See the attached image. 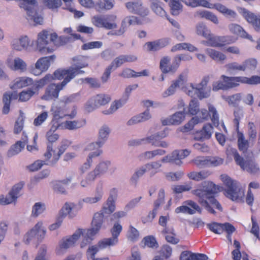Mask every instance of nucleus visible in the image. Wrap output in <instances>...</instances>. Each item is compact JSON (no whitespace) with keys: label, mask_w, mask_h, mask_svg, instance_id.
<instances>
[{"label":"nucleus","mask_w":260,"mask_h":260,"mask_svg":"<svg viewBox=\"0 0 260 260\" xmlns=\"http://www.w3.org/2000/svg\"><path fill=\"white\" fill-rule=\"evenodd\" d=\"M53 77L54 75L52 76L50 74L46 75L43 78L36 81L35 83H33V84L31 85V88L34 90V91H35V92L36 93V92L38 91L40 89L43 88L48 83L53 80Z\"/></svg>","instance_id":"nucleus-35"},{"label":"nucleus","mask_w":260,"mask_h":260,"mask_svg":"<svg viewBox=\"0 0 260 260\" xmlns=\"http://www.w3.org/2000/svg\"><path fill=\"white\" fill-rule=\"evenodd\" d=\"M81 235V229L78 230L71 236L62 238L59 243L58 248L56 249V253L58 255L63 253V250L74 246L77 240Z\"/></svg>","instance_id":"nucleus-15"},{"label":"nucleus","mask_w":260,"mask_h":260,"mask_svg":"<svg viewBox=\"0 0 260 260\" xmlns=\"http://www.w3.org/2000/svg\"><path fill=\"white\" fill-rule=\"evenodd\" d=\"M199 111V104L198 100L192 99L189 104L188 112L192 115H196Z\"/></svg>","instance_id":"nucleus-64"},{"label":"nucleus","mask_w":260,"mask_h":260,"mask_svg":"<svg viewBox=\"0 0 260 260\" xmlns=\"http://www.w3.org/2000/svg\"><path fill=\"white\" fill-rule=\"evenodd\" d=\"M76 205L74 203H66L64 206L61 209L59 216L57 217L55 223L51 224L49 229L50 231H53L58 229L61 225L64 216L69 214L70 217H72L71 212H77Z\"/></svg>","instance_id":"nucleus-16"},{"label":"nucleus","mask_w":260,"mask_h":260,"mask_svg":"<svg viewBox=\"0 0 260 260\" xmlns=\"http://www.w3.org/2000/svg\"><path fill=\"white\" fill-rule=\"evenodd\" d=\"M211 174V173L209 171L203 170L200 172L192 171L188 173L187 177L191 180L200 181L203 179L207 178Z\"/></svg>","instance_id":"nucleus-38"},{"label":"nucleus","mask_w":260,"mask_h":260,"mask_svg":"<svg viewBox=\"0 0 260 260\" xmlns=\"http://www.w3.org/2000/svg\"><path fill=\"white\" fill-rule=\"evenodd\" d=\"M220 178L226 187L225 196L233 201L243 202L244 190L241 187L240 184L226 175H221Z\"/></svg>","instance_id":"nucleus-4"},{"label":"nucleus","mask_w":260,"mask_h":260,"mask_svg":"<svg viewBox=\"0 0 260 260\" xmlns=\"http://www.w3.org/2000/svg\"><path fill=\"white\" fill-rule=\"evenodd\" d=\"M237 143L238 149L240 151L243 153L247 152L248 148L249 147V142L246 139L243 134L241 132L238 131L237 133Z\"/></svg>","instance_id":"nucleus-33"},{"label":"nucleus","mask_w":260,"mask_h":260,"mask_svg":"<svg viewBox=\"0 0 260 260\" xmlns=\"http://www.w3.org/2000/svg\"><path fill=\"white\" fill-rule=\"evenodd\" d=\"M64 32L69 34V37L60 36L58 37L56 40V44H54L55 46L63 45L69 42L74 41L80 39V35L73 32L71 27L65 28L63 30Z\"/></svg>","instance_id":"nucleus-21"},{"label":"nucleus","mask_w":260,"mask_h":260,"mask_svg":"<svg viewBox=\"0 0 260 260\" xmlns=\"http://www.w3.org/2000/svg\"><path fill=\"white\" fill-rule=\"evenodd\" d=\"M207 39L206 42L208 46L219 47V36H214L211 32L208 37H205Z\"/></svg>","instance_id":"nucleus-63"},{"label":"nucleus","mask_w":260,"mask_h":260,"mask_svg":"<svg viewBox=\"0 0 260 260\" xmlns=\"http://www.w3.org/2000/svg\"><path fill=\"white\" fill-rule=\"evenodd\" d=\"M193 162L198 167L200 168H203L209 166V156L197 157V158L193 160Z\"/></svg>","instance_id":"nucleus-56"},{"label":"nucleus","mask_w":260,"mask_h":260,"mask_svg":"<svg viewBox=\"0 0 260 260\" xmlns=\"http://www.w3.org/2000/svg\"><path fill=\"white\" fill-rule=\"evenodd\" d=\"M71 144V142L68 140H63L61 141V145L58 148V152L55 153L53 150L52 145L48 144L47 150L44 153V156L47 160L52 158L50 165H53L59 159L60 156L66 151L69 146Z\"/></svg>","instance_id":"nucleus-8"},{"label":"nucleus","mask_w":260,"mask_h":260,"mask_svg":"<svg viewBox=\"0 0 260 260\" xmlns=\"http://www.w3.org/2000/svg\"><path fill=\"white\" fill-rule=\"evenodd\" d=\"M111 100V96L106 94L100 93L92 97L86 104L85 110L89 113L95 108L107 104Z\"/></svg>","instance_id":"nucleus-10"},{"label":"nucleus","mask_w":260,"mask_h":260,"mask_svg":"<svg viewBox=\"0 0 260 260\" xmlns=\"http://www.w3.org/2000/svg\"><path fill=\"white\" fill-rule=\"evenodd\" d=\"M205 52L210 58L217 62H222L226 58L224 54L213 49L207 48Z\"/></svg>","instance_id":"nucleus-36"},{"label":"nucleus","mask_w":260,"mask_h":260,"mask_svg":"<svg viewBox=\"0 0 260 260\" xmlns=\"http://www.w3.org/2000/svg\"><path fill=\"white\" fill-rule=\"evenodd\" d=\"M105 215L101 211L93 214L91 223V228L87 230L84 240H82V245H86L90 243L93 239L92 237L102 228Z\"/></svg>","instance_id":"nucleus-7"},{"label":"nucleus","mask_w":260,"mask_h":260,"mask_svg":"<svg viewBox=\"0 0 260 260\" xmlns=\"http://www.w3.org/2000/svg\"><path fill=\"white\" fill-rule=\"evenodd\" d=\"M44 5L50 9H56L61 6V0H42Z\"/></svg>","instance_id":"nucleus-58"},{"label":"nucleus","mask_w":260,"mask_h":260,"mask_svg":"<svg viewBox=\"0 0 260 260\" xmlns=\"http://www.w3.org/2000/svg\"><path fill=\"white\" fill-rule=\"evenodd\" d=\"M24 143H21V141H17L12 145L8 152L9 157H12L20 152L24 148Z\"/></svg>","instance_id":"nucleus-46"},{"label":"nucleus","mask_w":260,"mask_h":260,"mask_svg":"<svg viewBox=\"0 0 260 260\" xmlns=\"http://www.w3.org/2000/svg\"><path fill=\"white\" fill-rule=\"evenodd\" d=\"M57 129H59V127H57V124L55 125V123H53L50 129L47 132L46 137L49 142V144L52 145L59 139V135L55 133Z\"/></svg>","instance_id":"nucleus-43"},{"label":"nucleus","mask_w":260,"mask_h":260,"mask_svg":"<svg viewBox=\"0 0 260 260\" xmlns=\"http://www.w3.org/2000/svg\"><path fill=\"white\" fill-rule=\"evenodd\" d=\"M239 13L248 23L253 26L256 31H260L259 15H257L244 8H240ZM257 43L256 48L260 49V38L258 40Z\"/></svg>","instance_id":"nucleus-14"},{"label":"nucleus","mask_w":260,"mask_h":260,"mask_svg":"<svg viewBox=\"0 0 260 260\" xmlns=\"http://www.w3.org/2000/svg\"><path fill=\"white\" fill-rule=\"evenodd\" d=\"M166 151L162 149H156L152 151H147L140 154L138 158L141 161L151 159L157 155H162L166 153Z\"/></svg>","instance_id":"nucleus-32"},{"label":"nucleus","mask_w":260,"mask_h":260,"mask_svg":"<svg viewBox=\"0 0 260 260\" xmlns=\"http://www.w3.org/2000/svg\"><path fill=\"white\" fill-rule=\"evenodd\" d=\"M190 154V151L187 149L175 150L171 153L164 156L161 161L164 163H170L177 166L182 164V160L187 157Z\"/></svg>","instance_id":"nucleus-12"},{"label":"nucleus","mask_w":260,"mask_h":260,"mask_svg":"<svg viewBox=\"0 0 260 260\" xmlns=\"http://www.w3.org/2000/svg\"><path fill=\"white\" fill-rule=\"evenodd\" d=\"M202 122V120L198 116L193 117L183 127L181 128V131L183 133L188 132L192 130L194 125Z\"/></svg>","instance_id":"nucleus-50"},{"label":"nucleus","mask_w":260,"mask_h":260,"mask_svg":"<svg viewBox=\"0 0 260 260\" xmlns=\"http://www.w3.org/2000/svg\"><path fill=\"white\" fill-rule=\"evenodd\" d=\"M136 22V18L134 16H128L125 18L122 21L121 26L118 30H116L113 32L108 33V35H112L115 36L122 35L125 31L126 28L131 25L135 24Z\"/></svg>","instance_id":"nucleus-24"},{"label":"nucleus","mask_w":260,"mask_h":260,"mask_svg":"<svg viewBox=\"0 0 260 260\" xmlns=\"http://www.w3.org/2000/svg\"><path fill=\"white\" fill-rule=\"evenodd\" d=\"M197 15L200 18L206 19L215 24H218L219 23L217 16L212 12L207 10L200 11L197 12Z\"/></svg>","instance_id":"nucleus-39"},{"label":"nucleus","mask_w":260,"mask_h":260,"mask_svg":"<svg viewBox=\"0 0 260 260\" xmlns=\"http://www.w3.org/2000/svg\"><path fill=\"white\" fill-rule=\"evenodd\" d=\"M185 113L184 111L177 112L174 113L170 118L162 121V124L165 125H178L185 119Z\"/></svg>","instance_id":"nucleus-27"},{"label":"nucleus","mask_w":260,"mask_h":260,"mask_svg":"<svg viewBox=\"0 0 260 260\" xmlns=\"http://www.w3.org/2000/svg\"><path fill=\"white\" fill-rule=\"evenodd\" d=\"M122 230V225L119 222H116L114 223L110 232L112 237L109 238H104L100 244H106L107 245L113 246L118 242V237L120 235Z\"/></svg>","instance_id":"nucleus-19"},{"label":"nucleus","mask_w":260,"mask_h":260,"mask_svg":"<svg viewBox=\"0 0 260 260\" xmlns=\"http://www.w3.org/2000/svg\"><path fill=\"white\" fill-rule=\"evenodd\" d=\"M116 16L113 15L107 16L96 15L93 17V23L99 27H104L107 29H112L117 27Z\"/></svg>","instance_id":"nucleus-11"},{"label":"nucleus","mask_w":260,"mask_h":260,"mask_svg":"<svg viewBox=\"0 0 260 260\" xmlns=\"http://www.w3.org/2000/svg\"><path fill=\"white\" fill-rule=\"evenodd\" d=\"M162 165L159 161H151L146 164V168L150 173V176H154L160 171Z\"/></svg>","instance_id":"nucleus-45"},{"label":"nucleus","mask_w":260,"mask_h":260,"mask_svg":"<svg viewBox=\"0 0 260 260\" xmlns=\"http://www.w3.org/2000/svg\"><path fill=\"white\" fill-rule=\"evenodd\" d=\"M186 80V75L181 74L179 76L178 79L175 81L168 89L164 93V96L166 97L173 94L176 88L183 84L184 81Z\"/></svg>","instance_id":"nucleus-31"},{"label":"nucleus","mask_w":260,"mask_h":260,"mask_svg":"<svg viewBox=\"0 0 260 260\" xmlns=\"http://www.w3.org/2000/svg\"><path fill=\"white\" fill-rule=\"evenodd\" d=\"M146 172H148V169L146 168V165H145L141 167L133 174L131 179L132 183L136 185L138 178L143 176Z\"/></svg>","instance_id":"nucleus-57"},{"label":"nucleus","mask_w":260,"mask_h":260,"mask_svg":"<svg viewBox=\"0 0 260 260\" xmlns=\"http://www.w3.org/2000/svg\"><path fill=\"white\" fill-rule=\"evenodd\" d=\"M221 226L223 229V232L225 231L227 233V238L230 243H232L231 235L236 230L235 227L229 222L221 223Z\"/></svg>","instance_id":"nucleus-59"},{"label":"nucleus","mask_w":260,"mask_h":260,"mask_svg":"<svg viewBox=\"0 0 260 260\" xmlns=\"http://www.w3.org/2000/svg\"><path fill=\"white\" fill-rule=\"evenodd\" d=\"M173 230L165 228L161 233L165 236V239L168 242L173 244H176L179 242V239L176 237L175 234L173 233Z\"/></svg>","instance_id":"nucleus-42"},{"label":"nucleus","mask_w":260,"mask_h":260,"mask_svg":"<svg viewBox=\"0 0 260 260\" xmlns=\"http://www.w3.org/2000/svg\"><path fill=\"white\" fill-rule=\"evenodd\" d=\"M209 117H211V119L214 126H217L219 125V117L216 108L212 105H208Z\"/></svg>","instance_id":"nucleus-53"},{"label":"nucleus","mask_w":260,"mask_h":260,"mask_svg":"<svg viewBox=\"0 0 260 260\" xmlns=\"http://www.w3.org/2000/svg\"><path fill=\"white\" fill-rule=\"evenodd\" d=\"M201 186L202 188L191 191V193L198 197L199 203L211 214H216L214 208L222 211L221 205L213 196L219 191V187L211 181L202 182Z\"/></svg>","instance_id":"nucleus-1"},{"label":"nucleus","mask_w":260,"mask_h":260,"mask_svg":"<svg viewBox=\"0 0 260 260\" xmlns=\"http://www.w3.org/2000/svg\"><path fill=\"white\" fill-rule=\"evenodd\" d=\"M111 129L106 124L103 125L99 129L98 139L95 142L88 144L85 148L84 151H92L95 149V146L100 149L107 141Z\"/></svg>","instance_id":"nucleus-9"},{"label":"nucleus","mask_w":260,"mask_h":260,"mask_svg":"<svg viewBox=\"0 0 260 260\" xmlns=\"http://www.w3.org/2000/svg\"><path fill=\"white\" fill-rule=\"evenodd\" d=\"M111 165V162L109 160L103 161L98 164L94 169L90 172L87 177L86 180L89 182L93 181L96 177L105 174Z\"/></svg>","instance_id":"nucleus-17"},{"label":"nucleus","mask_w":260,"mask_h":260,"mask_svg":"<svg viewBox=\"0 0 260 260\" xmlns=\"http://www.w3.org/2000/svg\"><path fill=\"white\" fill-rule=\"evenodd\" d=\"M125 7L129 12L142 16L147 15L148 13V9L140 2H129L125 4Z\"/></svg>","instance_id":"nucleus-22"},{"label":"nucleus","mask_w":260,"mask_h":260,"mask_svg":"<svg viewBox=\"0 0 260 260\" xmlns=\"http://www.w3.org/2000/svg\"><path fill=\"white\" fill-rule=\"evenodd\" d=\"M151 8L153 11L157 15H159L161 17H166L167 15L166 11L161 7L158 2H152L151 5Z\"/></svg>","instance_id":"nucleus-61"},{"label":"nucleus","mask_w":260,"mask_h":260,"mask_svg":"<svg viewBox=\"0 0 260 260\" xmlns=\"http://www.w3.org/2000/svg\"><path fill=\"white\" fill-rule=\"evenodd\" d=\"M115 209V202L107 199L100 211L106 215H109L113 213Z\"/></svg>","instance_id":"nucleus-44"},{"label":"nucleus","mask_w":260,"mask_h":260,"mask_svg":"<svg viewBox=\"0 0 260 260\" xmlns=\"http://www.w3.org/2000/svg\"><path fill=\"white\" fill-rule=\"evenodd\" d=\"M24 183L20 182L14 185L8 194L5 197L0 196V205H6L15 202L17 199L21 196V191L24 186Z\"/></svg>","instance_id":"nucleus-13"},{"label":"nucleus","mask_w":260,"mask_h":260,"mask_svg":"<svg viewBox=\"0 0 260 260\" xmlns=\"http://www.w3.org/2000/svg\"><path fill=\"white\" fill-rule=\"evenodd\" d=\"M213 126L211 124H206L202 128V129L197 133L194 137V139L196 140H200L202 139H210L213 133Z\"/></svg>","instance_id":"nucleus-26"},{"label":"nucleus","mask_w":260,"mask_h":260,"mask_svg":"<svg viewBox=\"0 0 260 260\" xmlns=\"http://www.w3.org/2000/svg\"><path fill=\"white\" fill-rule=\"evenodd\" d=\"M211 31L207 28L203 23H200L196 26V32L198 35L203 36L204 38L208 37Z\"/></svg>","instance_id":"nucleus-55"},{"label":"nucleus","mask_w":260,"mask_h":260,"mask_svg":"<svg viewBox=\"0 0 260 260\" xmlns=\"http://www.w3.org/2000/svg\"><path fill=\"white\" fill-rule=\"evenodd\" d=\"M66 107H62L59 106H56L52 109L53 115L52 121L53 123H55V125L57 123H59V120L66 118Z\"/></svg>","instance_id":"nucleus-29"},{"label":"nucleus","mask_w":260,"mask_h":260,"mask_svg":"<svg viewBox=\"0 0 260 260\" xmlns=\"http://www.w3.org/2000/svg\"><path fill=\"white\" fill-rule=\"evenodd\" d=\"M42 222H38L34 228L26 234L24 237V242L25 244H29L36 236L38 237V239L43 238L45 236L46 231L42 228Z\"/></svg>","instance_id":"nucleus-18"},{"label":"nucleus","mask_w":260,"mask_h":260,"mask_svg":"<svg viewBox=\"0 0 260 260\" xmlns=\"http://www.w3.org/2000/svg\"><path fill=\"white\" fill-rule=\"evenodd\" d=\"M58 36L55 32L44 29L38 34L36 49L43 53H51L54 50Z\"/></svg>","instance_id":"nucleus-3"},{"label":"nucleus","mask_w":260,"mask_h":260,"mask_svg":"<svg viewBox=\"0 0 260 260\" xmlns=\"http://www.w3.org/2000/svg\"><path fill=\"white\" fill-rule=\"evenodd\" d=\"M137 60V57L134 54L121 55L115 58L113 63L115 65H121L125 63H131Z\"/></svg>","instance_id":"nucleus-34"},{"label":"nucleus","mask_w":260,"mask_h":260,"mask_svg":"<svg viewBox=\"0 0 260 260\" xmlns=\"http://www.w3.org/2000/svg\"><path fill=\"white\" fill-rule=\"evenodd\" d=\"M144 48L148 52H156L162 49L156 40L146 42Z\"/></svg>","instance_id":"nucleus-54"},{"label":"nucleus","mask_w":260,"mask_h":260,"mask_svg":"<svg viewBox=\"0 0 260 260\" xmlns=\"http://www.w3.org/2000/svg\"><path fill=\"white\" fill-rule=\"evenodd\" d=\"M78 74V69L76 68L71 70L58 69L55 71L53 73V79L58 80L63 79V80L60 83L50 84L46 88L45 93L42 96V99L50 101L57 99L60 90H62L68 83Z\"/></svg>","instance_id":"nucleus-2"},{"label":"nucleus","mask_w":260,"mask_h":260,"mask_svg":"<svg viewBox=\"0 0 260 260\" xmlns=\"http://www.w3.org/2000/svg\"><path fill=\"white\" fill-rule=\"evenodd\" d=\"M224 83L226 89L236 87L239 85V83H242V77H229L222 75L221 77Z\"/></svg>","instance_id":"nucleus-37"},{"label":"nucleus","mask_w":260,"mask_h":260,"mask_svg":"<svg viewBox=\"0 0 260 260\" xmlns=\"http://www.w3.org/2000/svg\"><path fill=\"white\" fill-rule=\"evenodd\" d=\"M209 81L208 77H205L201 82V83L194 87L192 85H191L192 89L194 90L195 92H199V97L202 99L203 98H207L209 94L207 92L204 93L202 92L203 88L207 85Z\"/></svg>","instance_id":"nucleus-40"},{"label":"nucleus","mask_w":260,"mask_h":260,"mask_svg":"<svg viewBox=\"0 0 260 260\" xmlns=\"http://www.w3.org/2000/svg\"><path fill=\"white\" fill-rule=\"evenodd\" d=\"M45 210V206L40 202L36 203L32 207L31 215L37 217Z\"/></svg>","instance_id":"nucleus-60"},{"label":"nucleus","mask_w":260,"mask_h":260,"mask_svg":"<svg viewBox=\"0 0 260 260\" xmlns=\"http://www.w3.org/2000/svg\"><path fill=\"white\" fill-rule=\"evenodd\" d=\"M145 246L152 248H156L158 246V244L156 239L153 236H148L144 237L143 239Z\"/></svg>","instance_id":"nucleus-62"},{"label":"nucleus","mask_w":260,"mask_h":260,"mask_svg":"<svg viewBox=\"0 0 260 260\" xmlns=\"http://www.w3.org/2000/svg\"><path fill=\"white\" fill-rule=\"evenodd\" d=\"M35 93V91L31 88H28L20 92L17 94L15 92L7 91L3 94L2 102L3 107L2 113L3 114H8L10 111V105L13 100L19 98L20 102H26L28 101Z\"/></svg>","instance_id":"nucleus-5"},{"label":"nucleus","mask_w":260,"mask_h":260,"mask_svg":"<svg viewBox=\"0 0 260 260\" xmlns=\"http://www.w3.org/2000/svg\"><path fill=\"white\" fill-rule=\"evenodd\" d=\"M33 84V80L29 78H21L16 81L11 86L12 89H19L25 87Z\"/></svg>","instance_id":"nucleus-41"},{"label":"nucleus","mask_w":260,"mask_h":260,"mask_svg":"<svg viewBox=\"0 0 260 260\" xmlns=\"http://www.w3.org/2000/svg\"><path fill=\"white\" fill-rule=\"evenodd\" d=\"M90 152L85 157L82 164V173L89 170L93 165L94 159L103 153L101 149L95 148V151H89Z\"/></svg>","instance_id":"nucleus-20"},{"label":"nucleus","mask_w":260,"mask_h":260,"mask_svg":"<svg viewBox=\"0 0 260 260\" xmlns=\"http://www.w3.org/2000/svg\"><path fill=\"white\" fill-rule=\"evenodd\" d=\"M228 155H232L237 165L243 170H245L250 174H256L259 172V168L257 164L251 159L245 160L240 155L235 148L229 147L226 150Z\"/></svg>","instance_id":"nucleus-6"},{"label":"nucleus","mask_w":260,"mask_h":260,"mask_svg":"<svg viewBox=\"0 0 260 260\" xmlns=\"http://www.w3.org/2000/svg\"><path fill=\"white\" fill-rule=\"evenodd\" d=\"M215 9L226 17L235 19L237 16V14L234 10L229 9L223 4L215 3Z\"/></svg>","instance_id":"nucleus-30"},{"label":"nucleus","mask_w":260,"mask_h":260,"mask_svg":"<svg viewBox=\"0 0 260 260\" xmlns=\"http://www.w3.org/2000/svg\"><path fill=\"white\" fill-rule=\"evenodd\" d=\"M34 4L28 5L24 9L26 11L27 14L29 19L33 20L37 24H42L43 22V17L37 15V8L38 7L37 2L35 0Z\"/></svg>","instance_id":"nucleus-23"},{"label":"nucleus","mask_w":260,"mask_h":260,"mask_svg":"<svg viewBox=\"0 0 260 260\" xmlns=\"http://www.w3.org/2000/svg\"><path fill=\"white\" fill-rule=\"evenodd\" d=\"M125 103V102H123V100L121 99L118 101H115L112 103L110 108L108 110L103 111V113L106 115L111 114L115 112L118 109L121 107Z\"/></svg>","instance_id":"nucleus-51"},{"label":"nucleus","mask_w":260,"mask_h":260,"mask_svg":"<svg viewBox=\"0 0 260 260\" xmlns=\"http://www.w3.org/2000/svg\"><path fill=\"white\" fill-rule=\"evenodd\" d=\"M228 27L230 31L235 35L248 39H251V37L239 24L231 23L229 25Z\"/></svg>","instance_id":"nucleus-28"},{"label":"nucleus","mask_w":260,"mask_h":260,"mask_svg":"<svg viewBox=\"0 0 260 260\" xmlns=\"http://www.w3.org/2000/svg\"><path fill=\"white\" fill-rule=\"evenodd\" d=\"M192 57L187 54H180L176 55L173 61V65H179L181 63H185L187 61L191 60Z\"/></svg>","instance_id":"nucleus-52"},{"label":"nucleus","mask_w":260,"mask_h":260,"mask_svg":"<svg viewBox=\"0 0 260 260\" xmlns=\"http://www.w3.org/2000/svg\"><path fill=\"white\" fill-rule=\"evenodd\" d=\"M78 121L66 120V121L57 123V127L59 129H69L73 130L78 127Z\"/></svg>","instance_id":"nucleus-47"},{"label":"nucleus","mask_w":260,"mask_h":260,"mask_svg":"<svg viewBox=\"0 0 260 260\" xmlns=\"http://www.w3.org/2000/svg\"><path fill=\"white\" fill-rule=\"evenodd\" d=\"M171 12L173 15H178L182 9V6L178 0H169Z\"/></svg>","instance_id":"nucleus-49"},{"label":"nucleus","mask_w":260,"mask_h":260,"mask_svg":"<svg viewBox=\"0 0 260 260\" xmlns=\"http://www.w3.org/2000/svg\"><path fill=\"white\" fill-rule=\"evenodd\" d=\"M13 48L20 51L24 49H27L30 46V41L27 36H22L18 40H14L12 43Z\"/></svg>","instance_id":"nucleus-25"},{"label":"nucleus","mask_w":260,"mask_h":260,"mask_svg":"<svg viewBox=\"0 0 260 260\" xmlns=\"http://www.w3.org/2000/svg\"><path fill=\"white\" fill-rule=\"evenodd\" d=\"M102 241V240L100 241L96 245L89 247L87 251L88 256H90L91 258H93L99 250L105 248L108 246H110V245H107L106 244H100Z\"/></svg>","instance_id":"nucleus-48"}]
</instances>
